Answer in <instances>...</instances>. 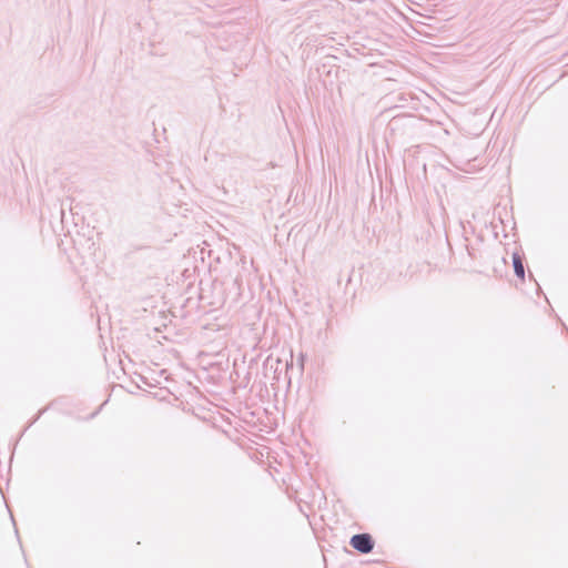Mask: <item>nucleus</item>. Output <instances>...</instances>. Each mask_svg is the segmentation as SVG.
<instances>
[{"instance_id":"f257e3e1","label":"nucleus","mask_w":568,"mask_h":568,"mask_svg":"<svg viewBox=\"0 0 568 568\" xmlns=\"http://www.w3.org/2000/svg\"><path fill=\"white\" fill-rule=\"evenodd\" d=\"M351 546L362 554H368L373 549V540L371 535L359 534L351 538Z\"/></svg>"},{"instance_id":"f03ea898","label":"nucleus","mask_w":568,"mask_h":568,"mask_svg":"<svg viewBox=\"0 0 568 568\" xmlns=\"http://www.w3.org/2000/svg\"><path fill=\"white\" fill-rule=\"evenodd\" d=\"M513 264L516 275L519 277V280H525V267L523 264L521 256L518 253L513 254Z\"/></svg>"}]
</instances>
